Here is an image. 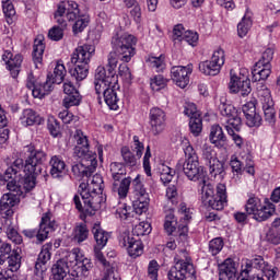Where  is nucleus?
<instances>
[{"instance_id":"nucleus-14","label":"nucleus","mask_w":280,"mask_h":280,"mask_svg":"<svg viewBox=\"0 0 280 280\" xmlns=\"http://www.w3.org/2000/svg\"><path fill=\"white\" fill-rule=\"evenodd\" d=\"M224 66V49H217L211 60L202 61L199 63V71L203 73V75H218L220 70Z\"/></svg>"},{"instance_id":"nucleus-18","label":"nucleus","mask_w":280,"mask_h":280,"mask_svg":"<svg viewBox=\"0 0 280 280\" xmlns=\"http://www.w3.org/2000/svg\"><path fill=\"white\" fill-rule=\"evenodd\" d=\"M2 60L7 69L10 71L11 77L16 79L21 73V67L23 65V55L16 54L15 56L10 50H4L2 54Z\"/></svg>"},{"instance_id":"nucleus-23","label":"nucleus","mask_w":280,"mask_h":280,"mask_svg":"<svg viewBox=\"0 0 280 280\" xmlns=\"http://www.w3.org/2000/svg\"><path fill=\"white\" fill-rule=\"evenodd\" d=\"M179 213L182 214V217L179 220V224L177 226L178 235L183 240H186L187 234L189 233L188 224H189V220H191V210H189V208H187L185 203H180Z\"/></svg>"},{"instance_id":"nucleus-55","label":"nucleus","mask_w":280,"mask_h":280,"mask_svg":"<svg viewBox=\"0 0 280 280\" xmlns=\"http://www.w3.org/2000/svg\"><path fill=\"white\" fill-rule=\"evenodd\" d=\"M65 108H71L72 106H80L82 104V95L80 92H74L70 96H65L62 102Z\"/></svg>"},{"instance_id":"nucleus-54","label":"nucleus","mask_w":280,"mask_h":280,"mask_svg":"<svg viewBox=\"0 0 280 280\" xmlns=\"http://www.w3.org/2000/svg\"><path fill=\"white\" fill-rule=\"evenodd\" d=\"M150 205V198L149 199H135L132 203V211L137 215H142V213H145L148 211V207Z\"/></svg>"},{"instance_id":"nucleus-20","label":"nucleus","mask_w":280,"mask_h":280,"mask_svg":"<svg viewBox=\"0 0 280 280\" xmlns=\"http://www.w3.org/2000/svg\"><path fill=\"white\" fill-rule=\"evenodd\" d=\"M219 280H240L237 278V267L231 258L225 259L219 265Z\"/></svg>"},{"instance_id":"nucleus-7","label":"nucleus","mask_w":280,"mask_h":280,"mask_svg":"<svg viewBox=\"0 0 280 280\" xmlns=\"http://www.w3.org/2000/svg\"><path fill=\"white\" fill-rule=\"evenodd\" d=\"M199 191L201 194V202L207 209L222 211L226 206V185L218 184L215 187L211 182H208Z\"/></svg>"},{"instance_id":"nucleus-17","label":"nucleus","mask_w":280,"mask_h":280,"mask_svg":"<svg viewBox=\"0 0 280 280\" xmlns=\"http://www.w3.org/2000/svg\"><path fill=\"white\" fill-rule=\"evenodd\" d=\"M194 73V65L174 66L171 68V78L179 89H185L189 84V75Z\"/></svg>"},{"instance_id":"nucleus-19","label":"nucleus","mask_w":280,"mask_h":280,"mask_svg":"<svg viewBox=\"0 0 280 280\" xmlns=\"http://www.w3.org/2000/svg\"><path fill=\"white\" fill-rule=\"evenodd\" d=\"M19 205V197L14 192H7L0 199V215L4 219H11L14 215V207Z\"/></svg>"},{"instance_id":"nucleus-49","label":"nucleus","mask_w":280,"mask_h":280,"mask_svg":"<svg viewBox=\"0 0 280 280\" xmlns=\"http://www.w3.org/2000/svg\"><path fill=\"white\" fill-rule=\"evenodd\" d=\"M261 105L265 115V120L268 121V124H275L277 119V112H275V101L271 103H262Z\"/></svg>"},{"instance_id":"nucleus-21","label":"nucleus","mask_w":280,"mask_h":280,"mask_svg":"<svg viewBox=\"0 0 280 280\" xmlns=\"http://www.w3.org/2000/svg\"><path fill=\"white\" fill-rule=\"evenodd\" d=\"M230 166L232 167V172L235 174H244L245 171L250 176H255V162L250 159H247L244 164V162L240 161L237 156H232Z\"/></svg>"},{"instance_id":"nucleus-36","label":"nucleus","mask_w":280,"mask_h":280,"mask_svg":"<svg viewBox=\"0 0 280 280\" xmlns=\"http://www.w3.org/2000/svg\"><path fill=\"white\" fill-rule=\"evenodd\" d=\"M90 231L86 223H77L73 233L72 240L77 242V244H82V242H86L89 240Z\"/></svg>"},{"instance_id":"nucleus-57","label":"nucleus","mask_w":280,"mask_h":280,"mask_svg":"<svg viewBox=\"0 0 280 280\" xmlns=\"http://www.w3.org/2000/svg\"><path fill=\"white\" fill-rule=\"evenodd\" d=\"M189 130L194 137H199L202 132V116L189 119Z\"/></svg>"},{"instance_id":"nucleus-3","label":"nucleus","mask_w":280,"mask_h":280,"mask_svg":"<svg viewBox=\"0 0 280 280\" xmlns=\"http://www.w3.org/2000/svg\"><path fill=\"white\" fill-rule=\"evenodd\" d=\"M102 185L104 179L97 174L92 177L91 184L81 183L79 195L73 197L75 209L85 215H93V211H97L102 205Z\"/></svg>"},{"instance_id":"nucleus-4","label":"nucleus","mask_w":280,"mask_h":280,"mask_svg":"<svg viewBox=\"0 0 280 280\" xmlns=\"http://www.w3.org/2000/svg\"><path fill=\"white\" fill-rule=\"evenodd\" d=\"M24 152L27 155L24 170L27 172L24 177V187L27 191L36 187V178L47 180V171L43 163L47 161V153L43 150H36L34 145L24 147Z\"/></svg>"},{"instance_id":"nucleus-10","label":"nucleus","mask_w":280,"mask_h":280,"mask_svg":"<svg viewBox=\"0 0 280 280\" xmlns=\"http://www.w3.org/2000/svg\"><path fill=\"white\" fill-rule=\"evenodd\" d=\"M230 75V93H240L242 97H248L253 91V88H250V79L248 78V69L243 68L238 73H235L233 70H231Z\"/></svg>"},{"instance_id":"nucleus-8","label":"nucleus","mask_w":280,"mask_h":280,"mask_svg":"<svg viewBox=\"0 0 280 280\" xmlns=\"http://www.w3.org/2000/svg\"><path fill=\"white\" fill-rule=\"evenodd\" d=\"M245 211L247 215H253L254 220L257 222H266L268 218L275 215L277 208L269 199H265L264 205H261V199L250 194L245 205Z\"/></svg>"},{"instance_id":"nucleus-44","label":"nucleus","mask_w":280,"mask_h":280,"mask_svg":"<svg viewBox=\"0 0 280 280\" xmlns=\"http://www.w3.org/2000/svg\"><path fill=\"white\" fill-rule=\"evenodd\" d=\"M206 167H208L211 178H224V164L218 159L214 160L211 164H208Z\"/></svg>"},{"instance_id":"nucleus-35","label":"nucleus","mask_w":280,"mask_h":280,"mask_svg":"<svg viewBox=\"0 0 280 280\" xmlns=\"http://www.w3.org/2000/svg\"><path fill=\"white\" fill-rule=\"evenodd\" d=\"M131 187L135 200L150 199V194H148L145 186H143V183H141V177L139 175H137V177L132 180Z\"/></svg>"},{"instance_id":"nucleus-12","label":"nucleus","mask_w":280,"mask_h":280,"mask_svg":"<svg viewBox=\"0 0 280 280\" xmlns=\"http://www.w3.org/2000/svg\"><path fill=\"white\" fill-rule=\"evenodd\" d=\"M65 14L68 21H75V19H78L80 14V8L75 1L68 0L58 4L57 11L55 12V19L58 25H61L59 27L62 30L67 27V21H65V18H62Z\"/></svg>"},{"instance_id":"nucleus-5","label":"nucleus","mask_w":280,"mask_h":280,"mask_svg":"<svg viewBox=\"0 0 280 280\" xmlns=\"http://www.w3.org/2000/svg\"><path fill=\"white\" fill-rule=\"evenodd\" d=\"M104 67H98L95 71L94 89L98 100L101 95L104 97L105 104L110 110L119 109V85L110 83L104 79Z\"/></svg>"},{"instance_id":"nucleus-47","label":"nucleus","mask_w":280,"mask_h":280,"mask_svg":"<svg viewBox=\"0 0 280 280\" xmlns=\"http://www.w3.org/2000/svg\"><path fill=\"white\" fill-rule=\"evenodd\" d=\"M256 89L261 104H272V95L270 94V90L268 86H266V84L258 83Z\"/></svg>"},{"instance_id":"nucleus-34","label":"nucleus","mask_w":280,"mask_h":280,"mask_svg":"<svg viewBox=\"0 0 280 280\" xmlns=\"http://www.w3.org/2000/svg\"><path fill=\"white\" fill-rule=\"evenodd\" d=\"M24 170L25 178L27 177V171H25V164L23 163V159H16L11 166H9L3 176H0V178H3L4 180H10V178H16V175L19 172Z\"/></svg>"},{"instance_id":"nucleus-1","label":"nucleus","mask_w":280,"mask_h":280,"mask_svg":"<svg viewBox=\"0 0 280 280\" xmlns=\"http://www.w3.org/2000/svg\"><path fill=\"white\" fill-rule=\"evenodd\" d=\"M135 45H137V38L133 35L124 34L120 37H113L112 47L113 50L107 57V70L104 68L103 80L117 84L119 75L115 72L117 69V59L122 62H130L132 56H135Z\"/></svg>"},{"instance_id":"nucleus-26","label":"nucleus","mask_w":280,"mask_h":280,"mask_svg":"<svg viewBox=\"0 0 280 280\" xmlns=\"http://www.w3.org/2000/svg\"><path fill=\"white\" fill-rule=\"evenodd\" d=\"M272 73L271 67L268 63H261V60H258L254 68L252 69V81L261 82L268 80Z\"/></svg>"},{"instance_id":"nucleus-60","label":"nucleus","mask_w":280,"mask_h":280,"mask_svg":"<svg viewBox=\"0 0 280 280\" xmlns=\"http://www.w3.org/2000/svg\"><path fill=\"white\" fill-rule=\"evenodd\" d=\"M222 248H224V241L222 238L217 237L209 242V253L215 256L221 253Z\"/></svg>"},{"instance_id":"nucleus-59","label":"nucleus","mask_w":280,"mask_h":280,"mask_svg":"<svg viewBox=\"0 0 280 280\" xmlns=\"http://www.w3.org/2000/svg\"><path fill=\"white\" fill-rule=\"evenodd\" d=\"M150 84L152 91H161V89H165L167 86V79H165L161 74H158L153 79H151Z\"/></svg>"},{"instance_id":"nucleus-11","label":"nucleus","mask_w":280,"mask_h":280,"mask_svg":"<svg viewBox=\"0 0 280 280\" xmlns=\"http://www.w3.org/2000/svg\"><path fill=\"white\" fill-rule=\"evenodd\" d=\"M56 230V220H51V212L43 214L38 230H24L23 235L30 240L36 237L37 242L42 244L49 237V232Z\"/></svg>"},{"instance_id":"nucleus-40","label":"nucleus","mask_w":280,"mask_h":280,"mask_svg":"<svg viewBox=\"0 0 280 280\" xmlns=\"http://www.w3.org/2000/svg\"><path fill=\"white\" fill-rule=\"evenodd\" d=\"M218 155L215 154V151L213 150V148H211V145L208 144H203L201 148V158H200V162L202 165H206V167L208 165H211L213 163V161H217Z\"/></svg>"},{"instance_id":"nucleus-42","label":"nucleus","mask_w":280,"mask_h":280,"mask_svg":"<svg viewBox=\"0 0 280 280\" xmlns=\"http://www.w3.org/2000/svg\"><path fill=\"white\" fill-rule=\"evenodd\" d=\"M65 75H67V68H65L63 63L58 61L54 69V73L49 74L50 82H52V85L62 84V82H65Z\"/></svg>"},{"instance_id":"nucleus-15","label":"nucleus","mask_w":280,"mask_h":280,"mask_svg":"<svg viewBox=\"0 0 280 280\" xmlns=\"http://www.w3.org/2000/svg\"><path fill=\"white\" fill-rule=\"evenodd\" d=\"M219 110L222 117L225 118V121L223 122L224 128H226V126H232L236 131L242 130V117H240V112L235 106L221 103L219 105Z\"/></svg>"},{"instance_id":"nucleus-64","label":"nucleus","mask_w":280,"mask_h":280,"mask_svg":"<svg viewBox=\"0 0 280 280\" xmlns=\"http://www.w3.org/2000/svg\"><path fill=\"white\" fill-rule=\"evenodd\" d=\"M159 262L156 260H151L148 266V277L151 280H159Z\"/></svg>"},{"instance_id":"nucleus-28","label":"nucleus","mask_w":280,"mask_h":280,"mask_svg":"<svg viewBox=\"0 0 280 280\" xmlns=\"http://www.w3.org/2000/svg\"><path fill=\"white\" fill-rule=\"evenodd\" d=\"M20 122L24 128L43 124V117L32 108H26L20 116Z\"/></svg>"},{"instance_id":"nucleus-51","label":"nucleus","mask_w":280,"mask_h":280,"mask_svg":"<svg viewBox=\"0 0 280 280\" xmlns=\"http://www.w3.org/2000/svg\"><path fill=\"white\" fill-rule=\"evenodd\" d=\"M14 249H12V245L10 243H5L2 238H0V266H3L8 258L11 256Z\"/></svg>"},{"instance_id":"nucleus-24","label":"nucleus","mask_w":280,"mask_h":280,"mask_svg":"<svg viewBox=\"0 0 280 280\" xmlns=\"http://www.w3.org/2000/svg\"><path fill=\"white\" fill-rule=\"evenodd\" d=\"M132 177H122L121 179L112 180V191L118 194L120 199L128 198V191H130V185H132Z\"/></svg>"},{"instance_id":"nucleus-2","label":"nucleus","mask_w":280,"mask_h":280,"mask_svg":"<svg viewBox=\"0 0 280 280\" xmlns=\"http://www.w3.org/2000/svg\"><path fill=\"white\" fill-rule=\"evenodd\" d=\"M77 145L73 150V156L81 159V163L72 165V174L77 178H91L97 170V154L91 151L89 138L83 130L77 129L74 133Z\"/></svg>"},{"instance_id":"nucleus-30","label":"nucleus","mask_w":280,"mask_h":280,"mask_svg":"<svg viewBox=\"0 0 280 280\" xmlns=\"http://www.w3.org/2000/svg\"><path fill=\"white\" fill-rule=\"evenodd\" d=\"M209 139L217 148H224L226 145V136L220 125H213L211 127Z\"/></svg>"},{"instance_id":"nucleus-16","label":"nucleus","mask_w":280,"mask_h":280,"mask_svg":"<svg viewBox=\"0 0 280 280\" xmlns=\"http://www.w3.org/2000/svg\"><path fill=\"white\" fill-rule=\"evenodd\" d=\"M166 115L165 112L159 107H153L149 113L150 131L154 137H159L165 130Z\"/></svg>"},{"instance_id":"nucleus-29","label":"nucleus","mask_w":280,"mask_h":280,"mask_svg":"<svg viewBox=\"0 0 280 280\" xmlns=\"http://www.w3.org/2000/svg\"><path fill=\"white\" fill-rule=\"evenodd\" d=\"M92 233L94 235V240L96 242L95 248L102 249L108 244V240L110 238V234L102 229L100 223H94L92 228Z\"/></svg>"},{"instance_id":"nucleus-22","label":"nucleus","mask_w":280,"mask_h":280,"mask_svg":"<svg viewBox=\"0 0 280 280\" xmlns=\"http://www.w3.org/2000/svg\"><path fill=\"white\" fill-rule=\"evenodd\" d=\"M69 275V265L67 260H57L51 267L50 280H65V277ZM33 280H46L42 276H35Z\"/></svg>"},{"instance_id":"nucleus-61","label":"nucleus","mask_w":280,"mask_h":280,"mask_svg":"<svg viewBox=\"0 0 280 280\" xmlns=\"http://www.w3.org/2000/svg\"><path fill=\"white\" fill-rule=\"evenodd\" d=\"M184 115L189 117V119H196L198 117H202V114H200V110H198V107H196V104L194 103H186Z\"/></svg>"},{"instance_id":"nucleus-50","label":"nucleus","mask_w":280,"mask_h":280,"mask_svg":"<svg viewBox=\"0 0 280 280\" xmlns=\"http://www.w3.org/2000/svg\"><path fill=\"white\" fill-rule=\"evenodd\" d=\"M2 12L7 19V23H12V19L16 16L14 4L10 0H2Z\"/></svg>"},{"instance_id":"nucleus-38","label":"nucleus","mask_w":280,"mask_h":280,"mask_svg":"<svg viewBox=\"0 0 280 280\" xmlns=\"http://www.w3.org/2000/svg\"><path fill=\"white\" fill-rule=\"evenodd\" d=\"M120 154L122 156V164L125 165V167H137V164L141 160V158L135 155V153H132V151H130V148L128 147H122L120 149Z\"/></svg>"},{"instance_id":"nucleus-53","label":"nucleus","mask_w":280,"mask_h":280,"mask_svg":"<svg viewBox=\"0 0 280 280\" xmlns=\"http://www.w3.org/2000/svg\"><path fill=\"white\" fill-rule=\"evenodd\" d=\"M91 19L89 15H78L75 19V23L72 26L74 34H80V32H84V30L89 26Z\"/></svg>"},{"instance_id":"nucleus-62","label":"nucleus","mask_w":280,"mask_h":280,"mask_svg":"<svg viewBox=\"0 0 280 280\" xmlns=\"http://www.w3.org/2000/svg\"><path fill=\"white\" fill-rule=\"evenodd\" d=\"M137 238L135 234H130V232L125 231L118 236L119 246L121 248H126Z\"/></svg>"},{"instance_id":"nucleus-25","label":"nucleus","mask_w":280,"mask_h":280,"mask_svg":"<svg viewBox=\"0 0 280 280\" xmlns=\"http://www.w3.org/2000/svg\"><path fill=\"white\" fill-rule=\"evenodd\" d=\"M51 248H54L51 243H46L42 246V250L35 262V270H37V272H45V270H47V264L51 259Z\"/></svg>"},{"instance_id":"nucleus-27","label":"nucleus","mask_w":280,"mask_h":280,"mask_svg":"<svg viewBox=\"0 0 280 280\" xmlns=\"http://www.w3.org/2000/svg\"><path fill=\"white\" fill-rule=\"evenodd\" d=\"M45 54V37L43 35H38L34 39L33 45V62L36 67V69H40L43 67V56Z\"/></svg>"},{"instance_id":"nucleus-9","label":"nucleus","mask_w":280,"mask_h":280,"mask_svg":"<svg viewBox=\"0 0 280 280\" xmlns=\"http://www.w3.org/2000/svg\"><path fill=\"white\" fill-rule=\"evenodd\" d=\"M187 275H196V269L187 249H180L175 256V265L171 267L167 277L168 280H185Z\"/></svg>"},{"instance_id":"nucleus-63","label":"nucleus","mask_w":280,"mask_h":280,"mask_svg":"<svg viewBox=\"0 0 280 280\" xmlns=\"http://www.w3.org/2000/svg\"><path fill=\"white\" fill-rule=\"evenodd\" d=\"M48 38L55 42L62 40V38H65V28L60 26H52L48 31Z\"/></svg>"},{"instance_id":"nucleus-41","label":"nucleus","mask_w":280,"mask_h":280,"mask_svg":"<svg viewBox=\"0 0 280 280\" xmlns=\"http://www.w3.org/2000/svg\"><path fill=\"white\" fill-rule=\"evenodd\" d=\"M109 172L112 174V180L121 179L126 174H128L126 165L121 162H112L109 164Z\"/></svg>"},{"instance_id":"nucleus-39","label":"nucleus","mask_w":280,"mask_h":280,"mask_svg":"<svg viewBox=\"0 0 280 280\" xmlns=\"http://www.w3.org/2000/svg\"><path fill=\"white\" fill-rule=\"evenodd\" d=\"M176 226H178V220L176 219V215H174V209L171 208L165 212L164 230L167 235H172V233L176 231Z\"/></svg>"},{"instance_id":"nucleus-13","label":"nucleus","mask_w":280,"mask_h":280,"mask_svg":"<svg viewBox=\"0 0 280 280\" xmlns=\"http://www.w3.org/2000/svg\"><path fill=\"white\" fill-rule=\"evenodd\" d=\"M183 172L188 180L198 183V189H201L203 185L209 183V177H207L202 166H200V161L184 162Z\"/></svg>"},{"instance_id":"nucleus-46","label":"nucleus","mask_w":280,"mask_h":280,"mask_svg":"<svg viewBox=\"0 0 280 280\" xmlns=\"http://www.w3.org/2000/svg\"><path fill=\"white\" fill-rule=\"evenodd\" d=\"M126 250L129 257L137 258L143 255V243L141 242L139 236H137V238L127 247Z\"/></svg>"},{"instance_id":"nucleus-45","label":"nucleus","mask_w":280,"mask_h":280,"mask_svg":"<svg viewBox=\"0 0 280 280\" xmlns=\"http://www.w3.org/2000/svg\"><path fill=\"white\" fill-rule=\"evenodd\" d=\"M253 27V19H250V15L246 13L242 21L237 24V34L240 38H244L246 34H248V31Z\"/></svg>"},{"instance_id":"nucleus-6","label":"nucleus","mask_w":280,"mask_h":280,"mask_svg":"<svg viewBox=\"0 0 280 280\" xmlns=\"http://www.w3.org/2000/svg\"><path fill=\"white\" fill-rule=\"evenodd\" d=\"M95 54V46L84 44L78 46L73 54L71 55V63L75 65L73 69L69 70L71 78H74L77 82H82L86 80L89 75V63L91 62V57Z\"/></svg>"},{"instance_id":"nucleus-58","label":"nucleus","mask_w":280,"mask_h":280,"mask_svg":"<svg viewBox=\"0 0 280 280\" xmlns=\"http://www.w3.org/2000/svg\"><path fill=\"white\" fill-rule=\"evenodd\" d=\"M132 207L127 206L126 203H120L119 207L116 209V215L120 220H128V218H132Z\"/></svg>"},{"instance_id":"nucleus-37","label":"nucleus","mask_w":280,"mask_h":280,"mask_svg":"<svg viewBox=\"0 0 280 280\" xmlns=\"http://www.w3.org/2000/svg\"><path fill=\"white\" fill-rule=\"evenodd\" d=\"M4 229L7 232V237L11 242H13V244H23V236L19 234V231H16V229H14V225L12 224V218L4 220Z\"/></svg>"},{"instance_id":"nucleus-52","label":"nucleus","mask_w":280,"mask_h":280,"mask_svg":"<svg viewBox=\"0 0 280 280\" xmlns=\"http://www.w3.org/2000/svg\"><path fill=\"white\" fill-rule=\"evenodd\" d=\"M47 129L49 130L51 137H54V139H58L60 137H62V131L60 129V122L58 121V119L50 117L47 120Z\"/></svg>"},{"instance_id":"nucleus-43","label":"nucleus","mask_w":280,"mask_h":280,"mask_svg":"<svg viewBox=\"0 0 280 280\" xmlns=\"http://www.w3.org/2000/svg\"><path fill=\"white\" fill-rule=\"evenodd\" d=\"M9 272H16L21 268V248L13 249L11 256L7 258Z\"/></svg>"},{"instance_id":"nucleus-33","label":"nucleus","mask_w":280,"mask_h":280,"mask_svg":"<svg viewBox=\"0 0 280 280\" xmlns=\"http://www.w3.org/2000/svg\"><path fill=\"white\" fill-rule=\"evenodd\" d=\"M49 165L50 175L52 176V178H62V175L65 174V168L67 167L65 161L60 156L54 155L49 161Z\"/></svg>"},{"instance_id":"nucleus-48","label":"nucleus","mask_w":280,"mask_h":280,"mask_svg":"<svg viewBox=\"0 0 280 280\" xmlns=\"http://www.w3.org/2000/svg\"><path fill=\"white\" fill-rule=\"evenodd\" d=\"M149 67L156 71V73H161V71H165V56L160 55L159 57H149L147 60Z\"/></svg>"},{"instance_id":"nucleus-31","label":"nucleus","mask_w":280,"mask_h":280,"mask_svg":"<svg viewBox=\"0 0 280 280\" xmlns=\"http://www.w3.org/2000/svg\"><path fill=\"white\" fill-rule=\"evenodd\" d=\"M51 91H54V85L51 82V77H49V74L47 75V79L45 82L40 83L38 82L35 86V89L33 90V97L37 98V100H43V97L49 95L51 93Z\"/></svg>"},{"instance_id":"nucleus-32","label":"nucleus","mask_w":280,"mask_h":280,"mask_svg":"<svg viewBox=\"0 0 280 280\" xmlns=\"http://www.w3.org/2000/svg\"><path fill=\"white\" fill-rule=\"evenodd\" d=\"M268 264L269 262L264 259V256H255L254 258L245 261V269L243 272L245 275L253 272V270H260V272H262L264 269L267 268Z\"/></svg>"},{"instance_id":"nucleus-56","label":"nucleus","mask_w":280,"mask_h":280,"mask_svg":"<svg viewBox=\"0 0 280 280\" xmlns=\"http://www.w3.org/2000/svg\"><path fill=\"white\" fill-rule=\"evenodd\" d=\"M183 150L185 154V162L200 161V159L198 158V153H196V150L194 149L191 143H189V141L186 140Z\"/></svg>"}]
</instances>
